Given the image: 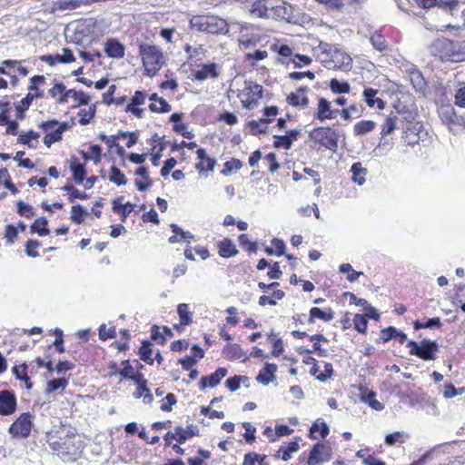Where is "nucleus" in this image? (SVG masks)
<instances>
[{
	"label": "nucleus",
	"instance_id": "nucleus-1",
	"mask_svg": "<svg viewBox=\"0 0 465 465\" xmlns=\"http://www.w3.org/2000/svg\"><path fill=\"white\" fill-rule=\"evenodd\" d=\"M317 59L328 69L348 72L352 68L351 56L336 45L320 42Z\"/></svg>",
	"mask_w": 465,
	"mask_h": 465
},
{
	"label": "nucleus",
	"instance_id": "nucleus-2",
	"mask_svg": "<svg viewBox=\"0 0 465 465\" xmlns=\"http://www.w3.org/2000/svg\"><path fill=\"white\" fill-rule=\"evenodd\" d=\"M434 56L441 61L460 63L465 61V40L454 41L448 38H439L431 45Z\"/></svg>",
	"mask_w": 465,
	"mask_h": 465
},
{
	"label": "nucleus",
	"instance_id": "nucleus-3",
	"mask_svg": "<svg viewBox=\"0 0 465 465\" xmlns=\"http://www.w3.org/2000/svg\"><path fill=\"white\" fill-rule=\"evenodd\" d=\"M143 74L153 77L165 64V56L162 48L156 45L141 43L139 45Z\"/></svg>",
	"mask_w": 465,
	"mask_h": 465
},
{
	"label": "nucleus",
	"instance_id": "nucleus-4",
	"mask_svg": "<svg viewBox=\"0 0 465 465\" xmlns=\"http://www.w3.org/2000/svg\"><path fill=\"white\" fill-rule=\"evenodd\" d=\"M192 29L211 35H226L229 32L227 21L214 15H196L190 19Z\"/></svg>",
	"mask_w": 465,
	"mask_h": 465
},
{
	"label": "nucleus",
	"instance_id": "nucleus-5",
	"mask_svg": "<svg viewBox=\"0 0 465 465\" xmlns=\"http://www.w3.org/2000/svg\"><path fill=\"white\" fill-rule=\"evenodd\" d=\"M75 438V432L68 430L64 436L56 439L51 436L47 442L54 453L62 458L71 459L80 452V444L76 442Z\"/></svg>",
	"mask_w": 465,
	"mask_h": 465
},
{
	"label": "nucleus",
	"instance_id": "nucleus-6",
	"mask_svg": "<svg viewBox=\"0 0 465 465\" xmlns=\"http://www.w3.org/2000/svg\"><path fill=\"white\" fill-rule=\"evenodd\" d=\"M298 352L302 355V362L305 365H311L309 373L316 381L325 382L334 376L335 371L331 362L322 361L323 371H319V361L312 356V353L309 349H300Z\"/></svg>",
	"mask_w": 465,
	"mask_h": 465
},
{
	"label": "nucleus",
	"instance_id": "nucleus-7",
	"mask_svg": "<svg viewBox=\"0 0 465 465\" xmlns=\"http://www.w3.org/2000/svg\"><path fill=\"white\" fill-rule=\"evenodd\" d=\"M310 140L314 143L331 152L338 148L339 134L331 126H319L309 133Z\"/></svg>",
	"mask_w": 465,
	"mask_h": 465
},
{
	"label": "nucleus",
	"instance_id": "nucleus-8",
	"mask_svg": "<svg viewBox=\"0 0 465 465\" xmlns=\"http://www.w3.org/2000/svg\"><path fill=\"white\" fill-rule=\"evenodd\" d=\"M38 127L45 134L43 138L44 144L50 148L54 143L62 140L63 134L68 128V124L66 122H59L58 120L51 119L40 123Z\"/></svg>",
	"mask_w": 465,
	"mask_h": 465
},
{
	"label": "nucleus",
	"instance_id": "nucleus-9",
	"mask_svg": "<svg viewBox=\"0 0 465 465\" xmlns=\"http://www.w3.org/2000/svg\"><path fill=\"white\" fill-rule=\"evenodd\" d=\"M34 426V415L31 412L21 413L10 425L8 433L17 440L27 439Z\"/></svg>",
	"mask_w": 465,
	"mask_h": 465
},
{
	"label": "nucleus",
	"instance_id": "nucleus-10",
	"mask_svg": "<svg viewBox=\"0 0 465 465\" xmlns=\"http://www.w3.org/2000/svg\"><path fill=\"white\" fill-rule=\"evenodd\" d=\"M410 349V354L414 355L423 361H434L436 353L439 351V345L435 341L422 340L420 344L414 341H410L407 343Z\"/></svg>",
	"mask_w": 465,
	"mask_h": 465
},
{
	"label": "nucleus",
	"instance_id": "nucleus-11",
	"mask_svg": "<svg viewBox=\"0 0 465 465\" xmlns=\"http://www.w3.org/2000/svg\"><path fill=\"white\" fill-rule=\"evenodd\" d=\"M238 97L243 108L252 110L262 97V86L253 82L245 83L244 87L238 93Z\"/></svg>",
	"mask_w": 465,
	"mask_h": 465
},
{
	"label": "nucleus",
	"instance_id": "nucleus-12",
	"mask_svg": "<svg viewBox=\"0 0 465 465\" xmlns=\"http://www.w3.org/2000/svg\"><path fill=\"white\" fill-rule=\"evenodd\" d=\"M331 458V447L327 443L318 441L311 449L306 463L307 465H322L330 461Z\"/></svg>",
	"mask_w": 465,
	"mask_h": 465
},
{
	"label": "nucleus",
	"instance_id": "nucleus-13",
	"mask_svg": "<svg viewBox=\"0 0 465 465\" xmlns=\"http://www.w3.org/2000/svg\"><path fill=\"white\" fill-rule=\"evenodd\" d=\"M98 138L107 145L108 151L112 152V150L115 148L117 144H119L118 141L120 139L128 138V142H126V147H133L138 142L139 134L138 132H124L120 130L117 132V134L113 135H105L104 134H100Z\"/></svg>",
	"mask_w": 465,
	"mask_h": 465
},
{
	"label": "nucleus",
	"instance_id": "nucleus-14",
	"mask_svg": "<svg viewBox=\"0 0 465 465\" xmlns=\"http://www.w3.org/2000/svg\"><path fill=\"white\" fill-rule=\"evenodd\" d=\"M313 119L321 123L337 118L338 109L332 108L331 102L323 96L317 98L316 106L312 114Z\"/></svg>",
	"mask_w": 465,
	"mask_h": 465
},
{
	"label": "nucleus",
	"instance_id": "nucleus-15",
	"mask_svg": "<svg viewBox=\"0 0 465 465\" xmlns=\"http://www.w3.org/2000/svg\"><path fill=\"white\" fill-rule=\"evenodd\" d=\"M147 97L148 94L146 91H135L126 104L124 112L136 118H143L145 113V108L143 106L145 104Z\"/></svg>",
	"mask_w": 465,
	"mask_h": 465
},
{
	"label": "nucleus",
	"instance_id": "nucleus-16",
	"mask_svg": "<svg viewBox=\"0 0 465 465\" xmlns=\"http://www.w3.org/2000/svg\"><path fill=\"white\" fill-rule=\"evenodd\" d=\"M310 88L307 85H302L297 88L294 92H291L286 96V103L296 108L304 109L309 106L310 100L308 93Z\"/></svg>",
	"mask_w": 465,
	"mask_h": 465
},
{
	"label": "nucleus",
	"instance_id": "nucleus-17",
	"mask_svg": "<svg viewBox=\"0 0 465 465\" xmlns=\"http://www.w3.org/2000/svg\"><path fill=\"white\" fill-rule=\"evenodd\" d=\"M17 400L15 392L9 390L0 391V415L9 416L15 412Z\"/></svg>",
	"mask_w": 465,
	"mask_h": 465
},
{
	"label": "nucleus",
	"instance_id": "nucleus-18",
	"mask_svg": "<svg viewBox=\"0 0 465 465\" xmlns=\"http://www.w3.org/2000/svg\"><path fill=\"white\" fill-rule=\"evenodd\" d=\"M220 66L215 63L203 64L199 69L193 71L192 80L205 81L216 79L220 76Z\"/></svg>",
	"mask_w": 465,
	"mask_h": 465
},
{
	"label": "nucleus",
	"instance_id": "nucleus-19",
	"mask_svg": "<svg viewBox=\"0 0 465 465\" xmlns=\"http://www.w3.org/2000/svg\"><path fill=\"white\" fill-rule=\"evenodd\" d=\"M196 155L198 162L195 164V169L199 173H205L213 171L216 165V160L214 157L209 156L205 149L198 148L196 150Z\"/></svg>",
	"mask_w": 465,
	"mask_h": 465
},
{
	"label": "nucleus",
	"instance_id": "nucleus-20",
	"mask_svg": "<svg viewBox=\"0 0 465 465\" xmlns=\"http://www.w3.org/2000/svg\"><path fill=\"white\" fill-rule=\"evenodd\" d=\"M228 370L225 367H219L210 375L203 376L199 382L200 390L206 388H215L221 383V381L227 375Z\"/></svg>",
	"mask_w": 465,
	"mask_h": 465
},
{
	"label": "nucleus",
	"instance_id": "nucleus-21",
	"mask_svg": "<svg viewBox=\"0 0 465 465\" xmlns=\"http://www.w3.org/2000/svg\"><path fill=\"white\" fill-rule=\"evenodd\" d=\"M39 59L50 66L57 64H70L75 61V57L69 48H63V54H44Z\"/></svg>",
	"mask_w": 465,
	"mask_h": 465
},
{
	"label": "nucleus",
	"instance_id": "nucleus-22",
	"mask_svg": "<svg viewBox=\"0 0 465 465\" xmlns=\"http://www.w3.org/2000/svg\"><path fill=\"white\" fill-rule=\"evenodd\" d=\"M147 143L151 146L150 154L152 164L153 166H158L162 157V153L165 148L163 137L159 136L157 134H153L151 138L148 139Z\"/></svg>",
	"mask_w": 465,
	"mask_h": 465
},
{
	"label": "nucleus",
	"instance_id": "nucleus-23",
	"mask_svg": "<svg viewBox=\"0 0 465 465\" xmlns=\"http://www.w3.org/2000/svg\"><path fill=\"white\" fill-rule=\"evenodd\" d=\"M45 81H46L45 76L42 75V74H36V75H34L33 77H31L29 79V84L27 86L28 93L26 94V95L29 98L31 97V100H33V101L35 99L44 98L45 92L41 88V86L45 84Z\"/></svg>",
	"mask_w": 465,
	"mask_h": 465
},
{
	"label": "nucleus",
	"instance_id": "nucleus-24",
	"mask_svg": "<svg viewBox=\"0 0 465 465\" xmlns=\"http://www.w3.org/2000/svg\"><path fill=\"white\" fill-rule=\"evenodd\" d=\"M215 248L218 255L223 259H229L239 253L236 244L228 237H225L215 242Z\"/></svg>",
	"mask_w": 465,
	"mask_h": 465
},
{
	"label": "nucleus",
	"instance_id": "nucleus-25",
	"mask_svg": "<svg viewBox=\"0 0 465 465\" xmlns=\"http://www.w3.org/2000/svg\"><path fill=\"white\" fill-rule=\"evenodd\" d=\"M104 51L109 58L121 59L125 54V46L116 38H109L104 45Z\"/></svg>",
	"mask_w": 465,
	"mask_h": 465
},
{
	"label": "nucleus",
	"instance_id": "nucleus-26",
	"mask_svg": "<svg viewBox=\"0 0 465 465\" xmlns=\"http://www.w3.org/2000/svg\"><path fill=\"white\" fill-rule=\"evenodd\" d=\"M47 94L56 104H66L67 88L63 82L54 80L53 85L49 88Z\"/></svg>",
	"mask_w": 465,
	"mask_h": 465
},
{
	"label": "nucleus",
	"instance_id": "nucleus-27",
	"mask_svg": "<svg viewBox=\"0 0 465 465\" xmlns=\"http://www.w3.org/2000/svg\"><path fill=\"white\" fill-rule=\"evenodd\" d=\"M69 169L74 181L77 184H82L87 174L85 163H82L76 156L73 155L69 160Z\"/></svg>",
	"mask_w": 465,
	"mask_h": 465
},
{
	"label": "nucleus",
	"instance_id": "nucleus-28",
	"mask_svg": "<svg viewBox=\"0 0 465 465\" xmlns=\"http://www.w3.org/2000/svg\"><path fill=\"white\" fill-rule=\"evenodd\" d=\"M277 370L278 367L275 363L266 362L256 376V381L262 385H268L275 380Z\"/></svg>",
	"mask_w": 465,
	"mask_h": 465
},
{
	"label": "nucleus",
	"instance_id": "nucleus-29",
	"mask_svg": "<svg viewBox=\"0 0 465 465\" xmlns=\"http://www.w3.org/2000/svg\"><path fill=\"white\" fill-rule=\"evenodd\" d=\"M134 174L141 177V179H136L134 182L138 191L145 192L153 185V181L149 175V169L147 166L142 165L138 167Z\"/></svg>",
	"mask_w": 465,
	"mask_h": 465
},
{
	"label": "nucleus",
	"instance_id": "nucleus-30",
	"mask_svg": "<svg viewBox=\"0 0 465 465\" xmlns=\"http://www.w3.org/2000/svg\"><path fill=\"white\" fill-rule=\"evenodd\" d=\"M40 134L34 130L22 132L17 136V143L26 146L29 149H36L39 144Z\"/></svg>",
	"mask_w": 465,
	"mask_h": 465
},
{
	"label": "nucleus",
	"instance_id": "nucleus-31",
	"mask_svg": "<svg viewBox=\"0 0 465 465\" xmlns=\"http://www.w3.org/2000/svg\"><path fill=\"white\" fill-rule=\"evenodd\" d=\"M329 432L327 423L322 419H318L310 427L308 437L312 440L324 439Z\"/></svg>",
	"mask_w": 465,
	"mask_h": 465
},
{
	"label": "nucleus",
	"instance_id": "nucleus-32",
	"mask_svg": "<svg viewBox=\"0 0 465 465\" xmlns=\"http://www.w3.org/2000/svg\"><path fill=\"white\" fill-rule=\"evenodd\" d=\"M378 90L368 87L363 90L362 95L365 103L370 108L377 107L379 110H383L385 108V102L377 97Z\"/></svg>",
	"mask_w": 465,
	"mask_h": 465
},
{
	"label": "nucleus",
	"instance_id": "nucleus-33",
	"mask_svg": "<svg viewBox=\"0 0 465 465\" xmlns=\"http://www.w3.org/2000/svg\"><path fill=\"white\" fill-rule=\"evenodd\" d=\"M300 133L298 130H290L285 135H275L273 147L290 149L293 141H296Z\"/></svg>",
	"mask_w": 465,
	"mask_h": 465
},
{
	"label": "nucleus",
	"instance_id": "nucleus-34",
	"mask_svg": "<svg viewBox=\"0 0 465 465\" xmlns=\"http://www.w3.org/2000/svg\"><path fill=\"white\" fill-rule=\"evenodd\" d=\"M440 116L442 122L450 127L461 125L464 122L463 118L457 115L454 108L451 106L442 108Z\"/></svg>",
	"mask_w": 465,
	"mask_h": 465
},
{
	"label": "nucleus",
	"instance_id": "nucleus-35",
	"mask_svg": "<svg viewBox=\"0 0 465 465\" xmlns=\"http://www.w3.org/2000/svg\"><path fill=\"white\" fill-rule=\"evenodd\" d=\"M408 77L413 88L420 93L424 94L427 89V82L422 73L416 69L411 68L408 71Z\"/></svg>",
	"mask_w": 465,
	"mask_h": 465
},
{
	"label": "nucleus",
	"instance_id": "nucleus-36",
	"mask_svg": "<svg viewBox=\"0 0 465 465\" xmlns=\"http://www.w3.org/2000/svg\"><path fill=\"white\" fill-rule=\"evenodd\" d=\"M177 312L180 318V322L178 324H174L173 328L181 332L183 329V326H187L193 322L192 312L189 310V305L186 303H181L177 307Z\"/></svg>",
	"mask_w": 465,
	"mask_h": 465
},
{
	"label": "nucleus",
	"instance_id": "nucleus-37",
	"mask_svg": "<svg viewBox=\"0 0 465 465\" xmlns=\"http://www.w3.org/2000/svg\"><path fill=\"white\" fill-rule=\"evenodd\" d=\"M334 313L331 308L323 311L318 307H312L310 310L309 317L307 322L309 323H313L316 319L322 320L323 322H330L333 319Z\"/></svg>",
	"mask_w": 465,
	"mask_h": 465
},
{
	"label": "nucleus",
	"instance_id": "nucleus-38",
	"mask_svg": "<svg viewBox=\"0 0 465 465\" xmlns=\"http://www.w3.org/2000/svg\"><path fill=\"white\" fill-rule=\"evenodd\" d=\"M223 357L227 361H233L243 357L242 347L237 343H228L222 351Z\"/></svg>",
	"mask_w": 465,
	"mask_h": 465
},
{
	"label": "nucleus",
	"instance_id": "nucleus-39",
	"mask_svg": "<svg viewBox=\"0 0 465 465\" xmlns=\"http://www.w3.org/2000/svg\"><path fill=\"white\" fill-rule=\"evenodd\" d=\"M315 2L324 5L329 10L341 12L346 5L359 4L360 0H315Z\"/></svg>",
	"mask_w": 465,
	"mask_h": 465
},
{
	"label": "nucleus",
	"instance_id": "nucleus-40",
	"mask_svg": "<svg viewBox=\"0 0 465 465\" xmlns=\"http://www.w3.org/2000/svg\"><path fill=\"white\" fill-rule=\"evenodd\" d=\"M300 449L298 440L290 441L282 444L277 450L275 457L282 459L284 461L292 458V454L298 451Z\"/></svg>",
	"mask_w": 465,
	"mask_h": 465
},
{
	"label": "nucleus",
	"instance_id": "nucleus-41",
	"mask_svg": "<svg viewBox=\"0 0 465 465\" xmlns=\"http://www.w3.org/2000/svg\"><path fill=\"white\" fill-rule=\"evenodd\" d=\"M69 98L73 99L72 107H79L85 105L89 103L90 97L84 91H77L75 89H67L66 104L69 102Z\"/></svg>",
	"mask_w": 465,
	"mask_h": 465
},
{
	"label": "nucleus",
	"instance_id": "nucleus-42",
	"mask_svg": "<svg viewBox=\"0 0 465 465\" xmlns=\"http://www.w3.org/2000/svg\"><path fill=\"white\" fill-rule=\"evenodd\" d=\"M176 430H177V433H178L177 443H179V444H183L187 440H189L194 436H198V434H199V429L193 424L188 425L186 428H183L182 426H177Z\"/></svg>",
	"mask_w": 465,
	"mask_h": 465
},
{
	"label": "nucleus",
	"instance_id": "nucleus-43",
	"mask_svg": "<svg viewBox=\"0 0 465 465\" xmlns=\"http://www.w3.org/2000/svg\"><path fill=\"white\" fill-rule=\"evenodd\" d=\"M376 126V123L372 120H361L354 124L353 134L355 136H362L372 132Z\"/></svg>",
	"mask_w": 465,
	"mask_h": 465
},
{
	"label": "nucleus",
	"instance_id": "nucleus-44",
	"mask_svg": "<svg viewBox=\"0 0 465 465\" xmlns=\"http://www.w3.org/2000/svg\"><path fill=\"white\" fill-rule=\"evenodd\" d=\"M351 172L352 173L351 180L358 185H362L365 183L368 171L364 168L361 162L354 163L351 165Z\"/></svg>",
	"mask_w": 465,
	"mask_h": 465
},
{
	"label": "nucleus",
	"instance_id": "nucleus-45",
	"mask_svg": "<svg viewBox=\"0 0 465 465\" xmlns=\"http://www.w3.org/2000/svg\"><path fill=\"white\" fill-rule=\"evenodd\" d=\"M27 364L22 363L13 367V373L17 380L25 382L27 390H31L33 387V383L30 380V377L27 374Z\"/></svg>",
	"mask_w": 465,
	"mask_h": 465
},
{
	"label": "nucleus",
	"instance_id": "nucleus-46",
	"mask_svg": "<svg viewBox=\"0 0 465 465\" xmlns=\"http://www.w3.org/2000/svg\"><path fill=\"white\" fill-rule=\"evenodd\" d=\"M398 115L396 114H389L382 125H381V137H386L388 135H390L391 134L393 133L394 130H396L398 128L397 126V123H398Z\"/></svg>",
	"mask_w": 465,
	"mask_h": 465
},
{
	"label": "nucleus",
	"instance_id": "nucleus-47",
	"mask_svg": "<svg viewBox=\"0 0 465 465\" xmlns=\"http://www.w3.org/2000/svg\"><path fill=\"white\" fill-rule=\"evenodd\" d=\"M285 297V292L282 290H274L271 296L262 295L259 297L258 304L260 306L271 305L275 306L277 301L282 300Z\"/></svg>",
	"mask_w": 465,
	"mask_h": 465
},
{
	"label": "nucleus",
	"instance_id": "nucleus-48",
	"mask_svg": "<svg viewBox=\"0 0 465 465\" xmlns=\"http://www.w3.org/2000/svg\"><path fill=\"white\" fill-rule=\"evenodd\" d=\"M31 233H37L39 236H46L50 233L48 220L45 217L37 218L30 226Z\"/></svg>",
	"mask_w": 465,
	"mask_h": 465
},
{
	"label": "nucleus",
	"instance_id": "nucleus-49",
	"mask_svg": "<svg viewBox=\"0 0 465 465\" xmlns=\"http://www.w3.org/2000/svg\"><path fill=\"white\" fill-rule=\"evenodd\" d=\"M152 342L150 341H143L139 348V355L143 361L149 365H153L154 359L153 358Z\"/></svg>",
	"mask_w": 465,
	"mask_h": 465
},
{
	"label": "nucleus",
	"instance_id": "nucleus-50",
	"mask_svg": "<svg viewBox=\"0 0 465 465\" xmlns=\"http://www.w3.org/2000/svg\"><path fill=\"white\" fill-rule=\"evenodd\" d=\"M269 8L266 5V0H256L252 3L250 12L252 16L258 18L268 17Z\"/></svg>",
	"mask_w": 465,
	"mask_h": 465
},
{
	"label": "nucleus",
	"instance_id": "nucleus-51",
	"mask_svg": "<svg viewBox=\"0 0 465 465\" xmlns=\"http://www.w3.org/2000/svg\"><path fill=\"white\" fill-rule=\"evenodd\" d=\"M329 87L335 94H349L351 89L347 81H339L337 78L331 79Z\"/></svg>",
	"mask_w": 465,
	"mask_h": 465
},
{
	"label": "nucleus",
	"instance_id": "nucleus-52",
	"mask_svg": "<svg viewBox=\"0 0 465 465\" xmlns=\"http://www.w3.org/2000/svg\"><path fill=\"white\" fill-rule=\"evenodd\" d=\"M133 396L135 399L142 398L143 402L146 405H151L153 401V395L152 394L147 384H142L140 387H136L135 391L133 393Z\"/></svg>",
	"mask_w": 465,
	"mask_h": 465
},
{
	"label": "nucleus",
	"instance_id": "nucleus-53",
	"mask_svg": "<svg viewBox=\"0 0 465 465\" xmlns=\"http://www.w3.org/2000/svg\"><path fill=\"white\" fill-rule=\"evenodd\" d=\"M0 183L9 190L12 194L15 195L18 193V189L14 184L9 171L5 167L0 169Z\"/></svg>",
	"mask_w": 465,
	"mask_h": 465
},
{
	"label": "nucleus",
	"instance_id": "nucleus-54",
	"mask_svg": "<svg viewBox=\"0 0 465 465\" xmlns=\"http://www.w3.org/2000/svg\"><path fill=\"white\" fill-rule=\"evenodd\" d=\"M266 459V455L248 452L244 455L242 465H270Z\"/></svg>",
	"mask_w": 465,
	"mask_h": 465
},
{
	"label": "nucleus",
	"instance_id": "nucleus-55",
	"mask_svg": "<svg viewBox=\"0 0 465 465\" xmlns=\"http://www.w3.org/2000/svg\"><path fill=\"white\" fill-rule=\"evenodd\" d=\"M88 215L85 209L79 203L74 204L71 208L70 220L75 224H81L84 223V218Z\"/></svg>",
	"mask_w": 465,
	"mask_h": 465
},
{
	"label": "nucleus",
	"instance_id": "nucleus-56",
	"mask_svg": "<svg viewBox=\"0 0 465 465\" xmlns=\"http://www.w3.org/2000/svg\"><path fill=\"white\" fill-rule=\"evenodd\" d=\"M109 181L117 186L125 185L127 183V178L124 173L115 165L111 166L109 172Z\"/></svg>",
	"mask_w": 465,
	"mask_h": 465
},
{
	"label": "nucleus",
	"instance_id": "nucleus-57",
	"mask_svg": "<svg viewBox=\"0 0 465 465\" xmlns=\"http://www.w3.org/2000/svg\"><path fill=\"white\" fill-rule=\"evenodd\" d=\"M62 190L68 193V201L70 203H73L75 199L86 200L88 198V194L86 193L81 192L72 183H66Z\"/></svg>",
	"mask_w": 465,
	"mask_h": 465
},
{
	"label": "nucleus",
	"instance_id": "nucleus-58",
	"mask_svg": "<svg viewBox=\"0 0 465 465\" xmlns=\"http://www.w3.org/2000/svg\"><path fill=\"white\" fill-rule=\"evenodd\" d=\"M134 210V204L131 203H126L124 204L119 203L117 200H114L113 202V211L114 213L119 214L122 217V221H124L125 218L132 213Z\"/></svg>",
	"mask_w": 465,
	"mask_h": 465
},
{
	"label": "nucleus",
	"instance_id": "nucleus-59",
	"mask_svg": "<svg viewBox=\"0 0 465 465\" xmlns=\"http://www.w3.org/2000/svg\"><path fill=\"white\" fill-rule=\"evenodd\" d=\"M19 64V60L7 59V60H4L0 65V74L10 76L13 80L14 84H16L17 78L15 75H12L10 71L14 70L15 67V64Z\"/></svg>",
	"mask_w": 465,
	"mask_h": 465
},
{
	"label": "nucleus",
	"instance_id": "nucleus-60",
	"mask_svg": "<svg viewBox=\"0 0 465 465\" xmlns=\"http://www.w3.org/2000/svg\"><path fill=\"white\" fill-rule=\"evenodd\" d=\"M370 41L372 46L380 52H383L388 49L386 39L384 35L379 31L374 32L371 35Z\"/></svg>",
	"mask_w": 465,
	"mask_h": 465
},
{
	"label": "nucleus",
	"instance_id": "nucleus-61",
	"mask_svg": "<svg viewBox=\"0 0 465 465\" xmlns=\"http://www.w3.org/2000/svg\"><path fill=\"white\" fill-rule=\"evenodd\" d=\"M149 110L156 114H165L172 110V106L165 99L160 97L157 103H151L149 104Z\"/></svg>",
	"mask_w": 465,
	"mask_h": 465
},
{
	"label": "nucleus",
	"instance_id": "nucleus-62",
	"mask_svg": "<svg viewBox=\"0 0 465 465\" xmlns=\"http://www.w3.org/2000/svg\"><path fill=\"white\" fill-rule=\"evenodd\" d=\"M339 272L341 273H346V279L351 282L356 281L361 275L363 274L362 272L355 271L350 263L341 264L339 267Z\"/></svg>",
	"mask_w": 465,
	"mask_h": 465
},
{
	"label": "nucleus",
	"instance_id": "nucleus-63",
	"mask_svg": "<svg viewBox=\"0 0 465 465\" xmlns=\"http://www.w3.org/2000/svg\"><path fill=\"white\" fill-rule=\"evenodd\" d=\"M407 439V434L401 431H394L392 433L386 435L384 441L386 445L393 446L396 443H404Z\"/></svg>",
	"mask_w": 465,
	"mask_h": 465
},
{
	"label": "nucleus",
	"instance_id": "nucleus-64",
	"mask_svg": "<svg viewBox=\"0 0 465 465\" xmlns=\"http://www.w3.org/2000/svg\"><path fill=\"white\" fill-rule=\"evenodd\" d=\"M120 366L122 367L119 375L122 379H127L130 380L134 378V375L137 371L134 370V368L132 366L129 360H124L121 361Z\"/></svg>",
	"mask_w": 465,
	"mask_h": 465
}]
</instances>
